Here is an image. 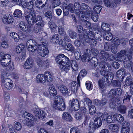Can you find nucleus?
<instances>
[{"mask_svg": "<svg viewBox=\"0 0 133 133\" xmlns=\"http://www.w3.org/2000/svg\"><path fill=\"white\" fill-rule=\"evenodd\" d=\"M132 58L131 55L128 54L125 57L123 60V64L124 66L126 68H129L133 64L131 61Z\"/></svg>", "mask_w": 133, "mask_h": 133, "instance_id": "obj_8", "label": "nucleus"}, {"mask_svg": "<svg viewBox=\"0 0 133 133\" xmlns=\"http://www.w3.org/2000/svg\"><path fill=\"white\" fill-rule=\"evenodd\" d=\"M111 69V67L109 64L107 63L103 69L101 70L100 73L103 75H106L107 73L110 71Z\"/></svg>", "mask_w": 133, "mask_h": 133, "instance_id": "obj_14", "label": "nucleus"}, {"mask_svg": "<svg viewBox=\"0 0 133 133\" xmlns=\"http://www.w3.org/2000/svg\"><path fill=\"white\" fill-rule=\"evenodd\" d=\"M126 51L125 50H121L117 54L118 59H119V61H122L123 60L122 58V57L126 55Z\"/></svg>", "mask_w": 133, "mask_h": 133, "instance_id": "obj_30", "label": "nucleus"}, {"mask_svg": "<svg viewBox=\"0 0 133 133\" xmlns=\"http://www.w3.org/2000/svg\"><path fill=\"white\" fill-rule=\"evenodd\" d=\"M87 109L84 107H82L78 112L81 114H83V115H85L87 114Z\"/></svg>", "mask_w": 133, "mask_h": 133, "instance_id": "obj_64", "label": "nucleus"}, {"mask_svg": "<svg viewBox=\"0 0 133 133\" xmlns=\"http://www.w3.org/2000/svg\"><path fill=\"white\" fill-rule=\"evenodd\" d=\"M101 58V59H100L101 61L99 64V67L101 69V70H102L104 68L105 66L107 63H106L107 59L105 58L104 59H102V58Z\"/></svg>", "mask_w": 133, "mask_h": 133, "instance_id": "obj_32", "label": "nucleus"}, {"mask_svg": "<svg viewBox=\"0 0 133 133\" xmlns=\"http://www.w3.org/2000/svg\"><path fill=\"white\" fill-rule=\"evenodd\" d=\"M70 101L71 102V107L72 109L74 111L78 110L79 107L78 100L77 99H73Z\"/></svg>", "mask_w": 133, "mask_h": 133, "instance_id": "obj_12", "label": "nucleus"}, {"mask_svg": "<svg viewBox=\"0 0 133 133\" xmlns=\"http://www.w3.org/2000/svg\"><path fill=\"white\" fill-rule=\"evenodd\" d=\"M1 62L2 66H8L11 61H8L7 59H5L4 58L1 57Z\"/></svg>", "mask_w": 133, "mask_h": 133, "instance_id": "obj_36", "label": "nucleus"}, {"mask_svg": "<svg viewBox=\"0 0 133 133\" xmlns=\"http://www.w3.org/2000/svg\"><path fill=\"white\" fill-rule=\"evenodd\" d=\"M53 107L57 110H59L61 111L64 110L65 108V103L63 102L62 103L55 104H53Z\"/></svg>", "mask_w": 133, "mask_h": 133, "instance_id": "obj_16", "label": "nucleus"}, {"mask_svg": "<svg viewBox=\"0 0 133 133\" xmlns=\"http://www.w3.org/2000/svg\"><path fill=\"white\" fill-rule=\"evenodd\" d=\"M26 119L24 121L25 122L26 124L28 126L31 127L36 123V119L32 117V115L30 113H28L26 115Z\"/></svg>", "mask_w": 133, "mask_h": 133, "instance_id": "obj_6", "label": "nucleus"}, {"mask_svg": "<svg viewBox=\"0 0 133 133\" xmlns=\"http://www.w3.org/2000/svg\"><path fill=\"white\" fill-rule=\"evenodd\" d=\"M102 8V6L98 5L94 6V10L96 14H98L100 13Z\"/></svg>", "mask_w": 133, "mask_h": 133, "instance_id": "obj_59", "label": "nucleus"}, {"mask_svg": "<svg viewBox=\"0 0 133 133\" xmlns=\"http://www.w3.org/2000/svg\"><path fill=\"white\" fill-rule=\"evenodd\" d=\"M104 76L106 77L107 81H112L114 77V75L112 72H109L108 74H107V75Z\"/></svg>", "mask_w": 133, "mask_h": 133, "instance_id": "obj_46", "label": "nucleus"}, {"mask_svg": "<svg viewBox=\"0 0 133 133\" xmlns=\"http://www.w3.org/2000/svg\"><path fill=\"white\" fill-rule=\"evenodd\" d=\"M111 49L112 53L115 54L117 52V47L118 46L115 45L114 44L111 45Z\"/></svg>", "mask_w": 133, "mask_h": 133, "instance_id": "obj_55", "label": "nucleus"}, {"mask_svg": "<svg viewBox=\"0 0 133 133\" xmlns=\"http://www.w3.org/2000/svg\"><path fill=\"white\" fill-rule=\"evenodd\" d=\"M25 19L30 26H28L25 22H21L19 24L18 27L24 32H29L31 30V26L35 23L36 25L43 27L45 25L44 22L43 20L41 17L39 15H36L35 13L31 11L30 12L26 13L25 16Z\"/></svg>", "mask_w": 133, "mask_h": 133, "instance_id": "obj_1", "label": "nucleus"}, {"mask_svg": "<svg viewBox=\"0 0 133 133\" xmlns=\"http://www.w3.org/2000/svg\"><path fill=\"white\" fill-rule=\"evenodd\" d=\"M109 128L111 129V131L115 133H118V131L119 127L116 124H111L108 126Z\"/></svg>", "mask_w": 133, "mask_h": 133, "instance_id": "obj_26", "label": "nucleus"}, {"mask_svg": "<svg viewBox=\"0 0 133 133\" xmlns=\"http://www.w3.org/2000/svg\"><path fill=\"white\" fill-rule=\"evenodd\" d=\"M109 25L106 23H103L101 25V28L102 30L104 31H108L109 30L110 28H109Z\"/></svg>", "mask_w": 133, "mask_h": 133, "instance_id": "obj_39", "label": "nucleus"}, {"mask_svg": "<svg viewBox=\"0 0 133 133\" xmlns=\"http://www.w3.org/2000/svg\"><path fill=\"white\" fill-rule=\"evenodd\" d=\"M48 90L49 94L51 96H54L57 94V92L54 87H50Z\"/></svg>", "mask_w": 133, "mask_h": 133, "instance_id": "obj_34", "label": "nucleus"}, {"mask_svg": "<svg viewBox=\"0 0 133 133\" xmlns=\"http://www.w3.org/2000/svg\"><path fill=\"white\" fill-rule=\"evenodd\" d=\"M114 118L119 122L123 121L124 118L121 115L118 114H115L113 116Z\"/></svg>", "mask_w": 133, "mask_h": 133, "instance_id": "obj_29", "label": "nucleus"}, {"mask_svg": "<svg viewBox=\"0 0 133 133\" xmlns=\"http://www.w3.org/2000/svg\"><path fill=\"white\" fill-rule=\"evenodd\" d=\"M84 18H83V20H81L79 19L80 21H82L83 22V24L85 28H88L90 29L91 28V24L88 21H87L84 19Z\"/></svg>", "mask_w": 133, "mask_h": 133, "instance_id": "obj_45", "label": "nucleus"}, {"mask_svg": "<svg viewBox=\"0 0 133 133\" xmlns=\"http://www.w3.org/2000/svg\"><path fill=\"white\" fill-rule=\"evenodd\" d=\"M10 36L12 38H13L15 41L17 42L19 39V37L18 35H17V33L12 32L10 33Z\"/></svg>", "mask_w": 133, "mask_h": 133, "instance_id": "obj_51", "label": "nucleus"}, {"mask_svg": "<svg viewBox=\"0 0 133 133\" xmlns=\"http://www.w3.org/2000/svg\"><path fill=\"white\" fill-rule=\"evenodd\" d=\"M56 62L59 66L69 62V59L66 56L63 54H60L55 57Z\"/></svg>", "mask_w": 133, "mask_h": 133, "instance_id": "obj_5", "label": "nucleus"}, {"mask_svg": "<svg viewBox=\"0 0 133 133\" xmlns=\"http://www.w3.org/2000/svg\"><path fill=\"white\" fill-rule=\"evenodd\" d=\"M87 89L89 90H91L93 88V85L91 82L89 81H87L85 83Z\"/></svg>", "mask_w": 133, "mask_h": 133, "instance_id": "obj_60", "label": "nucleus"}, {"mask_svg": "<svg viewBox=\"0 0 133 133\" xmlns=\"http://www.w3.org/2000/svg\"><path fill=\"white\" fill-rule=\"evenodd\" d=\"M131 97V96L129 95L128 92H126L124 96V98L123 100V103L125 102L126 101H129Z\"/></svg>", "mask_w": 133, "mask_h": 133, "instance_id": "obj_61", "label": "nucleus"}, {"mask_svg": "<svg viewBox=\"0 0 133 133\" xmlns=\"http://www.w3.org/2000/svg\"><path fill=\"white\" fill-rule=\"evenodd\" d=\"M34 5L33 2L32 1L25 2L23 5L24 8H28L29 9H32L34 7Z\"/></svg>", "mask_w": 133, "mask_h": 133, "instance_id": "obj_33", "label": "nucleus"}, {"mask_svg": "<svg viewBox=\"0 0 133 133\" xmlns=\"http://www.w3.org/2000/svg\"><path fill=\"white\" fill-rule=\"evenodd\" d=\"M33 112L35 115L39 119H42L43 118L46 113L43 110H41L38 109H36L33 110Z\"/></svg>", "mask_w": 133, "mask_h": 133, "instance_id": "obj_10", "label": "nucleus"}, {"mask_svg": "<svg viewBox=\"0 0 133 133\" xmlns=\"http://www.w3.org/2000/svg\"><path fill=\"white\" fill-rule=\"evenodd\" d=\"M36 79L38 82L44 83L45 82L46 79L44 76L42 74L38 75L36 77Z\"/></svg>", "mask_w": 133, "mask_h": 133, "instance_id": "obj_27", "label": "nucleus"}, {"mask_svg": "<svg viewBox=\"0 0 133 133\" xmlns=\"http://www.w3.org/2000/svg\"><path fill=\"white\" fill-rule=\"evenodd\" d=\"M14 16L16 18L20 19L22 18V13L21 11L19 9H16L13 13Z\"/></svg>", "mask_w": 133, "mask_h": 133, "instance_id": "obj_28", "label": "nucleus"}, {"mask_svg": "<svg viewBox=\"0 0 133 133\" xmlns=\"http://www.w3.org/2000/svg\"><path fill=\"white\" fill-rule=\"evenodd\" d=\"M5 75L4 74L3 75L1 76V82L2 83H3L4 85L5 84H6L10 83V82H12V81L9 78H5L4 77V76Z\"/></svg>", "mask_w": 133, "mask_h": 133, "instance_id": "obj_31", "label": "nucleus"}, {"mask_svg": "<svg viewBox=\"0 0 133 133\" xmlns=\"http://www.w3.org/2000/svg\"><path fill=\"white\" fill-rule=\"evenodd\" d=\"M70 133H81V130L78 128H72L70 130Z\"/></svg>", "mask_w": 133, "mask_h": 133, "instance_id": "obj_62", "label": "nucleus"}, {"mask_svg": "<svg viewBox=\"0 0 133 133\" xmlns=\"http://www.w3.org/2000/svg\"><path fill=\"white\" fill-rule=\"evenodd\" d=\"M96 33V31L94 32L93 30H90L87 32L86 30L84 29L83 31V36L80 34L79 35L80 40L82 43H83L85 42L90 43L91 40H93V39H94L95 33Z\"/></svg>", "mask_w": 133, "mask_h": 133, "instance_id": "obj_3", "label": "nucleus"}, {"mask_svg": "<svg viewBox=\"0 0 133 133\" xmlns=\"http://www.w3.org/2000/svg\"><path fill=\"white\" fill-rule=\"evenodd\" d=\"M27 49L30 52H33L36 50L37 49L38 46H32L29 45H27Z\"/></svg>", "mask_w": 133, "mask_h": 133, "instance_id": "obj_58", "label": "nucleus"}, {"mask_svg": "<svg viewBox=\"0 0 133 133\" xmlns=\"http://www.w3.org/2000/svg\"><path fill=\"white\" fill-rule=\"evenodd\" d=\"M91 15L89 17H87L89 18H91L92 19L94 22H96L98 20V15L97 14H95L92 10V12Z\"/></svg>", "mask_w": 133, "mask_h": 133, "instance_id": "obj_41", "label": "nucleus"}, {"mask_svg": "<svg viewBox=\"0 0 133 133\" xmlns=\"http://www.w3.org/2000/svg\"><path fill=\"white\" fill-rule=\"evenodd\" d=\"M62 118L66 121L71 122L72 118L69 114L67 112H64L63 114Z\"/></svg>", "mask_w": 133, "mask_h": 133, "instance_id": "obj_22", "label": "nucleus"}, {"mask_svg": "<svg viewBox=\"0 0 133 133\" xmlns=\"http://www.w3.org/2000/svg\"><path fill=\"white\" fill-rule=\"evenodd\" d=\"M87 73L86 71L84 69H83L81 70L79 73V75L77 77V79L79 81V77H83L87 75Z\"/></svg>", "mask_w": 133, "mask_h": 133, "instance_id": "obj_47", "label": "nucleus"}, {"mask_svg": "<svg viewBox=\"0 0 133 133\" xmlns=\"http://www.w3.org/2000/svg\"><path fill=\"white\" fill-rule=\"evenodd\" d=\"M63 102V99L59 96H57L55 97L54 102L53 104H57L59 103Z\"/></svg>", "mask_w": 133, "mask_h": 133, "instance_id": "obj_44", "label": "nucleus"}, {"mask_svg": "<svg viewBox=\"0 0 133 133\" xmlns=\"http://www.w3.org/2000/svg\"><path fill=\"white\" fill-rule=\"evenodd\" d=\"M122 82L119 80V79H118V81H114L112 84L114 87H121L122 84L121 82Z\"/></svg>", "mask_w": 133, "mask_h": 133, "instance_id": "obj_49", "label": "nucleus"}, {"mask_svg": "<svg viewBox=\"0 0 133 133\" xmlns=\"http://www.w3.org/2000/svg\"><path fill=\"white\" fill-rule=\"evenodd\" d=\"M58 88L60 92L64 95H69L70 94L69 91H68V89L65 86L59 85Z\"/></svg>", "mask_w": 133, "mask_h": 133, "instance_id": "obj_17", "label": "nucleus"}, {"mask_svg": "<svg viewBox=\"0 0 133 133\" xmlns=\"http://www.w3.org/2000/svg\"><path fill=\"white\" fill-rule=\"evenodd\" d=\"M97 117L100 118H101L102 120L104 121L105 120L107 117L106 115H104L103 113L100 112H99L97 114Z\"/></svg>", "mask_w": 133, "mask_h": 133, "instance_id": "obj_56", "label": "nucleus"}, {"mask_svg": "<svg viewBox=\"0 0 133 133\" xmlns=\"http://www.w3.org/2000/svg\"><path fill=\"white\" fill-rule=\"evenodd\" d=\"M116 93L115 89H112L109 92L108 94V96L110 97H115L116 95Z\"/></svg>", "mask_w": 133, "mask_h": 133, "instance_id": "obj_57", "label": "nucleus"}, {"mask_svg": "<svg viewBox=\"0 0 133 133\" xmlns=\"http://www.w3.org/2000/svg\"><path fill=\"white\" fill-rule=\"evenodd\" d=\"M118 111L121 114H125L126 112V107L123 105H121L118 108Z\"/></svg>", "mask_w": 133, "mask_h": 133, "instance_id": "obj_52", "label": "nucleus"}, {"mask_svg": "<svg viewBox=\"0 0 133 133\" xmlns=\"http://www.w3.org/2000/svg\"><path fill=\"white\" fill-rule=\"evenodd\" d=\"M131 77L130 76L127 77L125 81V84L127 86L130 85L132 83Z\"/></svg>", "mask_w": 133, "mask_h": 133, "instance_id": "obj_48", "label": "nucleus"}, {"mask_svg": "<svg viewBox=\"0 0 133 133\" xmlns=\"http://www.w3.org/2000/svg\"><path fill=\"white\" fill-rule=\"evenodd\" d=\"M41 42L42 44L38 46L37 51L40 55L44 57L49 52V50L47 48L48 43L46 40L43 38L41 39Z\"/></svg>", "mask_w": 133, "mask_h": 133, "instance_id": "obj_4", "label": "nucleus"}, {"mask_svg": "<svg viewBox=\"0 0 133 133\" xmlns=\"http://www.w3.org/2000/svg\"><path fill=\"white\" fill-rule=\"evenodd\" d=\"M104 3L106 6L112 8H115L117 6V4L114 1H110L109 0H104Z\"/></svg>", "mask_w": 133, "mask_h": 133, "instance_id": "obj_13", "label": "nucleus"}, {"mask_svg": "<svg viewBox=\"0 0 133 133\" xmlns=\"http://www.w3.org/2000/svg\"><path fill=\"white\" fill-rule=\"evenodd\" d=\"M52 3V8H54L56 7L59 6L61 2L59 0H53Z\"/></svg>", "mask_w": 133, "mask_h": 133, "instance_id": "obj_63", "label": "nucleus"}, {"mask_svg": "<svg viewBox=\"0 0 133 133\" xmlns=\"http://www.w3.org/2000/svg\"><path fill=\"white\" fill-rule=\"evenodd\" d=\"M113 44L115 45L118 46L119 44L120 40L118 37H115L113 38L112 40Z\"/></svg>", "mask_w": 133, "mask_h": 133, "instance_id": "obj_50", "label": "nucleus"}, {"mask_svg": "<svg viewBox=\"0 0 133 133\" xmlns=\"http://www.w3.org/2000/svg\"><path fill=\"white\" fill-rule=\"evenodd\" d=\"M44 76L45 79L48 82H50L52 81V77L51 73L49 72H45L44 74Z\"/></svg>", "mask_w": 133, "mask_h": 133, "instance_id": "obj_35", "label": "nucleus"}, {"mask_svg": "<svg viewBox=\"0 0 133 133\" xmlns=\"http://www.w3.org/2000/svg\"><path fill=\"white\" fill-rule=\"evenodd\" d=\"M102 124V121L101 119L97 117L96 118L94 122V129L100 127Z\"/></svg>", "mask_w": 133, "mask_h": 133, "instance_id": "obj_21", "label": "nucleus"}, {"mask_svg": "<svg viewBox=\"0 0 133 133\" xmlns=\"http://www.w3.org/2000/svg\"><path fill=\"white\" fill-rule=\"evenodd\" d=\"M88 49H86V52H85L84 54L82 56L81 59L82 61L83 62H88L89 63L90 62V55L88 53H87V51H88Z\"/></svg>", "mask_w": 133, "mask_h": 133, "instance_id": "obj_20", "label": "nucleus"}, {"mask_svg": "<svg viewBox=\"0 0 133 133\" xmlns=\"http://www.w3.org/2000/svg\"><path fill=\"white\" fill-rule=\"evenodd\" d=\"M33 62L31 59L29 58L27 59L24 65V69H29L33 66Z\"/></svg>", "mask_w": 133, "mask_h": 133, "instance_id": "obj_19", "label": "nucleus"}, {"mask_svg": "<svg viewBox=\"0 0 133 133\" xmlns=\"http://www.w3.org/2000/svg\"><path fill=\"white\" fill-rule=\"evenodd\" d=\"M48 25L51 30L52 32L55 31L57 27L56 25L53 21L50 20L48 22Z\"/></svg>", "mask_w": 133, "mask_h": 133, "instance_id": "obj_24", "label": "nucleus"}, {"mask_svg": "<svg viewBox=\"0 0 133 133\" xmlns=\"http://www.w3.org/2000/svg\"><path fill=\"white\" fill-rule=\"evenodd\" d=\"M106 77L104 76L101 79L98 81V84L100 88L103 89L108 84Z\"/></svg>", "mask_w": 133, "mask_h": 133, "instance_id": "obj_15", "label": "nucleus"}, {"mask_svg": "<svg viewBox=\"0 0 133 133\" xmlns=\"http://www.w3.org/2000/svg\"><path fill=\"white\" fill-rule=\"evenodd\" d=\"M119 100L118 98L116 97L110 98L109 100V106L111 108H113L115 107L116 103L118 102Z\"/></svg>", "mask_w": 133, "mask_h": 133, "instance_id": "obj_18", "label": "nucleus"}, {"mask_svg": "<svg viewBox=\"0 0 133 133\" xmlns=\"http://www.w3.org/2000/svg\"><path fill=\"white\" fill-rule=\"evenodd\" d=\"M91 9L88 5L85 3H82L81 5L79 8L80 12L77 16L79 17V19L83 20V18L89 17L91 15L92 12Z\"/></svg>", "mask_w": 133, "mask_h": 133, "instance_id": "obj_2", "label": "nucleus"}, {"mask_svg": "<svg viewBox=\"0 0 133 133\" xmlns=\"http://www.w3.org/2000/svg\"><path fill=\"white\" fill-rule=\"evenodd\" d=\"M125 71L123 68L121 69L118 70L116 73V76L117 79L121 81H122L125 76Z\"/></svg>", "mask_w": 133, "mask_h": 133, "instance_id": "obj_9", "label": "nucleus"}, {"mask_svg": "<svg viewBox=\"0 0 133 133\" xmlns=\"http://www.w3.org/2000/svg\"><path fill=\"white\" fill-rule=\"evenodd\" d=\"M64 49L71 52H74L75 50L73 45L70 43H68L67 45L66 44Z\"/></svg>", "mask_w": 133, "mask_h": 133, "instance_id": "obj_37", "label": "nucleus"}, {"mask_svg": "<svg viewBox=\"0 0 133 133\" xmlns=\"http://www.w3.org/2000/svg\"><path fill=\"white\" fill-rule=\"evenodd\" d=\"M59 36L58 34H57L54 35L51 38V40L52 43H56L59 41Z\"/></svg>", "mask_w": 133, "mask_h": 133, "instance_id": "obj_43", "label": "nucleus"}, {"mask_svg": "<svg viewBox=\"0 0 133 133\" xmlns=\"http://www.w3.org/2000/svg\"><path fill=\"white\" fill-rule=\"evenodd\" d=\"M80 6L81 5L78 2H76L74 3V7L75 9V12L77 15V14H78L80 12L79 10Z\"/></svg>", "mask_w": 133, "mask_h": 133, "instance_id": "obj_40", "label": "nucleus"}, {"mask_svg": "<svg viewBox=\"0 0 133 133\" xmlns=\"http://www.w3.org/2000/svg\"><path fill=\"white\" fill-rule=\"evenodd\" d=\"M60 68L66 73L68 72L71 67L70 65L69 64H66V63L62 65L59 66Z\"/></svg>", "mask_w": 133, "mask_h": 133, "instance_id": "obj_25", "label": "nucleus"}, {"mask_svg": "<svg viewBox=\"0 0 133 133\" xmlns=\"http://www.w3.org/2000/svg\"><path fill=\"white\" fill-rule=\"evenodd\" d=\"M103 36L105 39L108 41L111 40L113 38L112 34L111 33H104Z\"/></svg>", "mask_w": 133, "mask_h": 133, "instance_id": "obj_42", "label": "nucleus"}, {"mask_svg": "<svg viewBox=\"0 0 133 133\" xmlns=\"http://www.w3.org/2000/svg\"><path fill=\"white\" fill-rule=\"evenodd\" d=\"M35 5L36 7L38 8H42L44 6L43 5L42 6L43 4L41 0H36L35 2Z\"/></svg>", "mask_w": 133, "mask_h": 133, "instance_id": "obj_53", "label": "nucleus"}, {"mask_svg": "<svg viewBox=\"0 0 133 133\" xmlns=\"http://www.w3.org/2000/svg\"><path fill=\"white\" fill-rule=\"evenodd\" d=\"M89 63H91L94 66H97L98 64V61L97 58L95 57H92L90 60Z\"/></svg>", "mask_w": 133, "mask_h": 133, "instance_id": "obj_38", "label": "nucleus"}, {"mask_svg": "<svg viewBox=\"0 0 133 133\" xmlns=\"http://www.w3.org/2000/svg\"><path fill=\"white\" fill-rule=\"evenodd\" d=\"M99 54L101 55L100 56V59L101 58L103 59H104L105 58L107 59L110 61H112L114 59V57L113 55L109 53L104 50H101Z\"/></svg>", "mask_w": 133, "mask_h": 133, "instance_id": "obj_7", "label": "nucleus"}, {"mask_svg": "<svg viewBox=\"0 0 133 133\" xmlns=\"http://www.w3.org/2000/svg\"><path fill=\"white\" fill-rule=\"evenodd\" d=\"M37 43L33 39H30L28 40L26 43V45H29L30 46H37L36 45Z\"/></svg>", "mask_w": 133, "mask_h": 133, "instance_id": "obj_54", "label": "nucleus"}, {"mask_svg": "<svg viewBox=\"0 0 133 133\" xmlns=\"http://www.w3.org/2000/svg\"><path fill=\"white\" fill-rule=\"evenodd\" d=\"M68 63L70 65L74 71H76L78 70V65L77 62L75 61L71 60L70 61L69 60V62Z\"/></svg>", "mask_w": 133, "mask_h": 133, "instance_id": "obj_23", "label": "nucleus"}, {"mask_svg": "<svg viewBox=\"0 0 133 133\" xmlns=\"http://www.w3.org/2000/svg\"><path fill=\"white\" fill-rule=\"evenodd\" d=\"M77 82L76 81H73L71 83V89L73 93H76L80 86L79 79V81L77 79Z\"/></svg>", "mask_w": 133, "mask_h": 133, "instance_id": "obj_11", "label": "nucleus"}]
</instances>
